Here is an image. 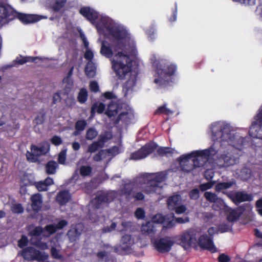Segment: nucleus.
Instances as JSON below:
<instances>
[{
	"instance_id": "nucleus-33",
	"label": "nucleus",
	"mask_w": 262,
	"mask_h": 262,
	"mask_svg": "<svg viewBox=\"0 0 262 262\" xmlns=\"http://www.w3.org/2000/svg\"><path fill=\"white\" fill-rule=\"evenodd\" d=\"M58 167L57 163L53 161H49L46 165V171L48 174H53L56 172V169Z\"/></svg>"
},
{
	"instance_id": "nucleus-7",
	"label": "nucleus",
	"mask_w": 262,
	"mask_h": 262,
	"mask_svg": "<svg viewBox=\"0 0 262 262\" xmlns=\"http://www.w3.org/2000/svg\"><path fill=\"white\" fill-rule=\"evenodd\" d=\"M174 243L170 237L165 236L156 239L154 246L158 252L165 253L170 251Z\"/></svg>"
},
{
	"instance_id": "nucleus-60",
	"label": "nucleus",
	"mask_w": 262,
	"mask_h": 262,
	"mask_svg": "<svg viewBox=\"0 0 262 262\" xmlns=\"http://www.w3.org/2000/svg\"><path fill=\"white\" fill-rule=\"evenodd\" d=\"M90 90L94 93L99 91V88L98 83L96 81H91L90 83Z\"/></svg>"
},
{
	"instance_id": "nucleus-9",
	"label": "nucleus",
	"mask_w": 262,
	"mask_h": 262,
	"mask_svg": "<svg viewBox=\"0 0 262 262\" xmlns=\"http://www.w3.org/2000/svg\"><path fill=\"white\" fill-rule=\"evenodd\" d=\"M245 210V207L242 205L234 209L227 207L225 208L224 212L227 220L230 222H234L240 217Z\"/></svg>"
},
{
	"instance_id": "nucleus-36",
	"label": "nucleus",
	"mask_w": 262,
	"mask_h": 262,
	"mask_svg": "<svg viewBox=\"0 0 262 262\" xmlns=\"http://www.w3.org/2000/svg\"><path fill=\"white\" fill-rule=\"evenodd\" d=\"M88 94L86 89L81 88L78 94L77 99L80 103H85L88 99Z\"/></svg>"
},
{
	"instance_id": "nucleus-21",
	"label": "nucleus",
	"mask_w": 262,
	"mask_h": 262,
	"mask_svg": "<svg viewBox=\"0 0 262 262\" xmlns=\"http://www.w3.org/2000/svg\"><path fill=\"white\" fill-rule=\"evenodd\" d=\"M195 240V238L193 237V235L188 232L183 233L179 238L180 244L184 247L190 246L193 241Z\"/></svg>"
},
{
	"instance_id": "nucleus-44",
	"label": "nucleus",
	"mask_w": 262,
	"mask_h": 262,
	"mask_svg": "<svg viewBox=\"0 0 262 262\" xmlns=\"http://www.w3.org/2000/svg\"><path fill=\"white\" fill-rule=\"evenodd\" d=\"M87 123L85 120H79L75 123V128L77 130L82 131L84 129Z\"/></svg>"
},
{
	"instance_id": "nucleus-10",
	"label": "nucleus",
	"mask_w": 262,
	"mask_h": 262,
	"mask_svg": "<svg viewBox=\"0 0 262 262\" xmlns=\"http://www.w3.org/2000/svg\"><path fill=\"white\" fill-rule=\"evenodd\" d=\"M79 13L85 17L88 21H89L92 24H96L100 21L101 19L98 20L97 22L96 20L99 18V13L98 12L91 8L90 7H82L79 11ZM102 16L100 18H101Z\"/></svg>"
},
{
	"instance_id": "nucleus-45",
	"label": "nucleus",
	"mask_w": 262,
	"mask_h": 262,
	"mask_svg": "<svg viewBox=\"0 0 262 262\" xmlns=\"http://www.w3.org/2000/svg\"><path fill=\"white\" fill-rule=\"evenodd\" d=\"M28 237L25 235H22L20 239L18 241V246L20 248H23L28 245Z\"/></svg>"
},
{
	"instance_id": "nucleus-51",
	"label": "nucleus",
	"mask_w": 262,
	"mask_h": 262,
	"mask_svg": "<svg viewBox=\"0 0 262 262\" xmlns=\"http://www.w3.org/2000/svg\"><path fill=\"white\" fill-rule=\"evenodd\" d=\"M45 230L50 235L54 234L57 231L55 226V224H49L45 227Z\"/></svg>"
},
{
	"instance_id": "nucleus-27",
	"label": "nucleus",
	"mask_w": 262,
	"mask_h": 262,
	"mask_svg": "<svg viewBox=\"0 0 262 262\" xmlns=\"http://www.w3.org/2000/svg\"><path fill=\"white\" fill-rule=\"evenodd\" d=\"M180 196L174 195L168 198L167 200V207L170 210H173L180 203Z\"/></svg>"
},
{
	"instance_id": "nucleus-49",
	"label": "nucleus",
	"mask_w": 262,
	"mask_h": 262,
	"mask_svg": "<svg viewBox=\"0 0 262 262\" xmlns=\"http://www.w3.org/2000/svg\"><path fill=\"white\" fill-rule=\"evenodd\" d=\"M171 113V111L167 108L165 106V105H163L161 106L158 108V109L155 112V114H164L166 115H169Z\"/></svg>"
},
{
	"instance_id": "nucleus-39",
	"label": "nucleus",
	"mask_w": 262,
	"mask_h": 262,
	"mask_svg": "<svg viewBox=\"0 0 262 262\" xmlns=\"http://www.w3.org/2000/svg\"><path fill=\"white\" fill-rule=\"evenodd\" d=\"M98 135V132L94 127L89 128L86 133L85 138L88 140L94 139Z\"/></svg>"
},
{
	"instance_id": "nucleus-37",
	"label": "nucleus",
	"mask_w": 262,
	"mask_h": 262,
	"mask_svg": "<svg viewBox=\"0 0 262 262\" xmlns=\"http://www.w3.org/2000/svg\"><path fill=\"white\" fill-rule=\"evenodd\" d=\"M102 147V145H100L97 141H95L89 145L87 151L90 153H93Z\"/></svg>"
},
{
	"instance_id": "nucleus-5",
	"label": "nucleus",
	"mask_w": 262,
	"mask_h": 262,
	"mask_svg": "<svg viewBox=\"0 0 262 262\" xmlns=\"http://www.w3.org/2000/svg\"><path fill=\"white\" fill-rule=\"evenodd\" d=\"M254 120L250 127L249 135L253 138L262 139V105L254 116Z\"/></svg>"
},
{
	"instance_id": "nucleus-20",
	"label": "nucleus",
	"mask_w": 262,
	"mask_h": 262,
	"mask_svg": "<svg viewBox=\"0 0 262 262\" xmlns=\"http://www.w3.org/2000/svg\"><path fill=\"white\" fill-rule=\"evenodd\" d=\"M220 161H223V167H229L237 163L239 161V158L238 157H235L230 154H228L222 155Z\"/></svg>"
},
{
	"instance_id": "nucleus-31",
	"label": "nucleus",
	"mask_w": 262,
	"mask_h": 262,
	"mask_svg": "<svg viewBox=\"0 0 262 262\" xmlns=\"http://www.w3.org/2000/svg\"><path fill=\"white\" fill-rule=\"evenodd\" d=\"M173 153V149L168 147H160L158 148L155 154V156H168L169 154L172 155Z\"/></svg>"
},
{
	"instance_id": "nucleus-64",
	"label": "nucleus",
	"mask_w": 262,
	"mask_h": 262,
	"mask_svg": "<svg viewBox=\"0 0 262 262\" xmlns=\"http://www.w3.org/2000/svg\"><path fill=\"white\" fill-rule=\"evenodd\" d=\"M68 225V222L65 220H62L59 221L57 224L55 225L57 230L62 229Z\"/></svg>"
},
{
	"instance_id": "nucleus-26",
	"label": "nucleus",
	"mask_w": 262,
	"mask_h": 262,
	"mask_svg": "<svg viewBox=\"0 0 262 262\" xmlns=\"http://www.w3.org/2000/svg\"><path fill=\"white\" fill-rule=\"evenodd\" d=\"M96 67L92 61H89L84 68V72L86 76L90 78H93L96 74Z\"/></svg>"
},
{
	"instance_id": "nucleus-16",
	"label": "nucleus",
	"mask_w": 262,
	"mask_h": 262,
	"mask_svg": "<svg viewBox=\"0 0 262 262\" xmlns=\"http://www.w3.org/2000/svg\"><path fill=\"white\" fill-rule=\"evenodd\" d=\"M227 195L236 204L245 201H251L253 200L251 194L244 193L243 191H238L234 194H229Z\"/></svg>"
},
{
	"instance_id": "nucleus-23",
	"label": "nucleus",
	"mask_w": 262,
	"mask_h": 262,
	"mask_svg": "<svg viewBox=\"0 0 262 262\" xmlns=\"http://www.w3.org/2000/svg\"><path fill=\"white\" fill-rule=\"evenodd\" d=\"M134 116L127 112L121 113L117 117L115 121V124H118L120 121H122L125 124L128 125L130 123L131 120Z\"/></svg>"
},
{
	"instance_id": "nucleus-34",
	"label": "nucleus",
	"mask_w": 262,
	"mask_h": 262,
	"mask_svg": "<svg viewBox=\"0 0 262 262\" xmlns=\"http://www.w3.org/2000/svg\"><path fill=\"white\" fill-rule=\"evenodd\" d=\"M67 0H57L52 6L51 8L55 12H59L62 10L66 6Z\"/></svg>"
},
{
	"instance_id": "nucleus-56",
	"label": "nucleus",
	"mask_w": 262,
	"mask_h": 262,
	"mask_svg": "<svg viewBox=\"0 0 262 262\" xmlns=\"http://www.w3.org/2000/svg\"><path fill=\"white\" fill-rule=\"evenodd\" d=\"M213 183L212 182H208L202 184L200 185V189L202 191H205L212 187Z\"/></svg>"
},
{
	"instance_id": "nucleus-3",
	"label": "nucleus",
	"mask_w": 262,
	"mask_h": 262,
	"mask_svg": "<svg viewBox=\"0 0 262 262\" xmlns=\"http://www.w3.org/2000/svg\"><path fill=\"white\" fill-rule=\"evenodd\" d=\"M211 131L213 140L216 142L226 141L229 143L234 141V136L230 133L229 126L221 122L212 124Z\"/></svg>"
},
{
	"instance_id": "nucleus-63",
	"label": "nucleus",
	"mask_w": 262,
	"mask_h": 262,
	"mask_svg": "<svg viewBox=\"0 0 262 262\" xmlns=\"http://www.w3.org/2000/svg\"><path fill=\"white\" fill-rule=\"evenodd\" d=\"M255 206L258 214L262 216V198L256 201Z\"/></svg>"
},
{
	"instance_id": "nucleus-30",
	"label": "nucleus",
	"mask_w": 262,
	"mask_h": 262,
	"mask_svg": "<svg viewBox=\"0 0 262 262\" xmlns=\"http://www.w3.org/2000/svg\"><path fill=\"white\" fill-rule=\"evenodd\" d=\"M154 224L151 222H147L142 225L141 230L143 234L149 235L155 233Z\"/></svg>"
},
{
	"instance_id": "nucleus-25",
	"label": "nucleus",
	"mask_w": 262,
	"mask_h": 262,
	"mask_svg": "<svg viewBox=\"0 0 262 262\" xmlns=\"http://www.w3.org/2000/svg\"><path fill=\"white\" fill-rule=\"evenodd\" d=\"M137 82L136 76H131L123 85V91L125 92V95L129 92H132Z\"/></svg>"
},
{
	"instance_id": "nucleus-48",
	"label": "nucleus",
	"mask_w": 262,
	"mask_h": 262,
	"mask_svg": "<svg viewBox=\"0 0 262 262\" xmlns=\"http://www.w3.org/2000/svg\"><path fill=\"white\" fill-rule=\"evenodd\" d=\"M135 217L138 219H143L145 217V212L142 208H138L135 212Z\"/></svg>"
},
{
	"instance_id": "nucleus-11",
	"label": "nucleus",
	"mask_w": 262,
	"mask_h": 262,
	"mask_svg": "<svg viewBox=\"0 0 262 262\" xmlns=\"http://www.w3.org/2000/svg\"><path fill=\"white\" fill-rule=\"evenodd\" d=\"M198 244L203 249L207 250L211 253H215L217 251L215 246L212 237H209L207 234H202L199 238Z\"/></svg>"
},
{
	"instance_id": "nucleus-28",
	"label": "nucleus",
	"mask_w": 262,
	"mask_h": 262,
	"mask_svg": "<svg viewBox=\"0 0 262 262\" xmlns=\"http://www.w3.org/2000/svg\"><path fill=\"white\" fill-rule=\"evenodd\" d=\"M105 108V105L102 102H96L94 103L91 109V116L93 117L96 112L98 114H102L103 113Z\"/></svg>"
},
{
	"instance_id": "nucleus-8",
	"label": "nucleus",
	"mask_w": 262,
	"mask_h": 262,
	"mask_svg": "<svg viewBox=\"0 0 262 262\" xmlns=\"http://www.w3.org/2000/svg\"><path fill=\"white\" fill-rule=\"evenodd\" d=\"M198 154L199 152H191L187 155H183L178 158V160L182 171L189 172L194 169L191 159L192 157L195 156V155Z\"/></svg>"
},
{
	"instance_id": "nucleus-58",
	"label": "nucleus",
	"mask_w": 262,
	"mask_h": 262,
	"mask_svg": "<svg viewBox=\"0 0 262 262\" xmlns=\"http://www.w3.org/2000/svg\"><path fill=\"white\" fill-rule=\"evenodd\" d=\"M105 154L104 150L101 149L98 153L95 155L93 157V160L96 162H99L103 159V156Z\"/></svg>"
},
{
	"instance_id": "nucleus-54",
	"label": "nucleus",
	"mask_w": 262,
	"mask_h": 262,
	"mask_svg": "<svg viewBox=\"0 0 262 262\" xmlns=\"http://www.w3.org/2000/svg\"><path fill=\"white\" fill-rule=\"evenodd\" d=\"M35 186L39 191H45L48 190L47 185L43 181H40L35 183Z\"/></svg>"
},
{
	"instance_id": "nucleus-17",
	"label": "nucleus",
	"mask_w": 262,
	"mask_h": 262,
	"mask_svg": "<svg viewBox=\"0 0 262 262\" xmlns=\"http://www.w3.org/2000/svg\"><path fill=\"white\" fill-rule=\"evenodd\" d=\"M145 178L150 181L151 183L156 184L159 187V183L165 181L166 174L162 171L157 173H147Z\"/></svg>"
},
{
	"instance_id": "nucleus-35",
	"label": "nucleus",
	"mask_w": 262,
	"mask_h": 262,
	"mask_svg": "<svg viewBox=\"0 0 262 262\" xmlns=\"http://www.w3.org/2000/svg\"><path fill=\"white\" fill-rule=\"evenodd\" d=\"M158 187V186L156 184L151 183V182L148 180L143 191L146 194H150L155 192Z\"/></svg>"
},
{
	"instance_id": "nucleus-42",
	"label": "nucleus",
	"mask_w": 262,
	"mask_h": 262,
	"mask_svg": "<svg viewBox=\"0 0 262 262\" xmlns=\"http://www.w3.org/2000/svg\"><path fill=\"white\" fill-rule=\"evenodd\" d=\"M92 171L90 166H81L80 168V174L83 177L89 176Z\"/></svg>"
},
{
	"instance_id": "nucleus-6",
	"label": "nucleus",
	"mask_w": 262,
	"mask_h": 262,
	"mask_svg": "<svg viewBox=\"0 0 262 262\" xmlns=\"http://www.w3.org/2000/svg\"><path fill=\"white\" fill-rule=\"evenodd\" d=\"M16 11L10 5L0 2V29L15 19Z\"/></svg>"
},
{
	"instance_id": "nucleus-1",
	"label": "nucleus",
	"mask_w": 262,
	"mask_h": 262,
	"mask_svg": "<svg viewBox=\"0 0 262 262\" xmlns=\"http://www.w3.org/2000/svg\"><path fill=\"white\" fill-rule=\"evenodd\" d=\"M96 28L99 34H103L106 29L114 39L111 46L108 42L103 40L101 42L100 53L107 58H111L114 52H117L112 60V69L119 79H123L126 75L130 72L132 60L129 56L119 52L125 47L124 40L127 37L126 32L116 26L113 21L108 17H102L96 24Z\"/></svg>"
},
{
	"instance_id": "nucleus-59",
	"label": "nucleus",
	"mask_w": 262,
	"mask_h": 262,
	"mask_svg": "<svg viewBox=\"0 0 262 262\" xmlns=\"http://www.w3.org/2000/svg\"><path fill=\"white\" fill-rule=\"evenodd\" d=\"M217 260L219 262H230L231 258L228 255L222 253L219 256Z\"/></svg>"
},
{
	"instance_id": "nucleus-50",
	"label": "nucleus",
	"mask_w": 262,
	"mask_h": 262,
	"mask_svg": "<svg viewBox=\"0 0 262 262\" xmlns=\"http://www.w3.org/2000/svg\"><path fill=\"white\" fill-rule=\"evenodd\" d=\"M190 198L192 200H198L200 197V191L198 188L192 189L189 193Z\"/></svg>"
},
{
	"instance_id": "nucleus-40",
	"label": "nucleus",
	"mask_w": 262,
	"mask_h": 262,
	"mask_svg": "<svg viewBox=\"0 0 262 262\" xmlns=\"http://www.w3.org/2000/svg\"><path fill=\"white\" fill-rule=\"evenodd\" d=\"M204 197L208 201L211 203H215L217 202V200L219 199L217 195L215 193L209 191L205 192Z\"/></svg>"
},
{
	"instance_id": "nucleus-38",
	"label": "nucleus",
	"mask_w": 262,
	"mask_h": 262,
	"mask_svg": "<svg viewBox=\"0 0 262 262\" xmlns=\"http://www.w3.org/2000/svg\"><path fill=\"white\" fill-rule=\"evenodd\" d=\"M109 254L110 252L107 251H100L96 254V256L100 260L108 262L110 261Z\"/></svg>"
},
{
	"instance_id": "nucleus-15",
	"label": "nucleus",
	"mask_w": 262,
	"mask_h": 262,
	"mask_svg": "<svg viewBox=\"0 0 262 262\" xmlns=\"http://www.w3.org/2000/svg\"><path fill=\"white\" fill-rule=\"evenodd\" d=\"M83 225L82 224L72 225L67 233V235L71 242L76 241L79 238L83 231Z\"/></svg>"
},
{
	"instance_id": "nucleus-53",
	"label": "nucleus",
	"mask_w": 262,
	"mask_h": 262,
	"mask_svg": "<svg viewBox=\"0 0 262 262\" xmlns=\"http://www.w3.org/2000/svg\"><path fill=\"white\" fill-rule=\"evenodd\" d=\"M51 143L55 146H58L62 144V140L61 138L58 136L55 135L50 139Z\"/></svg>"
},
{
	"instance_id": "nucleus-2",
	"label": "nucleus",
	"mask_w": 262,
	"mask_h": 262,
	"mask_svg": "<svg viewBox=\"0 0 262 262\" xmlns=\"http://www.w3.org/2000/svg\"><path fill=\"white\" fill-rule=\"evenodd\" d=\"M177 67L173 64L162 65L157 64L156 73L157 78L154 80V82L160 87H166L170 85L171 82V76L173 75L176 71Z\"/></svg>"
},
{
	"instance_id": "nucleus-46",
	"label": "nucleus",
	"mask_w": 262,
	"mask_h": 262,
	"mask_svg": "<svg viewBox=\"0 0 262 262\" xmlns=\"http://www.w3.org/2000/svg\"><path fill=\"white\" fill-rule=\"evenodd\" d=\"M67 150L63 149L59 154L58 156V162L60 164H64L66 160Z\"/></svg>"
},
{
	"instance_id": "nucleus-55",
	"label": "nucleus",
	"mask_w": 262,
	"mask_h": 262,
	"mask_svg": "<svg viewBox=\"0 0 262 262\" xmlns=\"http://www.w3.org/2000/svg\"><path fill=\"white\" fill-rule=\"evenodd\" d=\"M175 222V219L169 220V219H166L165 217V221L163 223V227L166 228H170L174 226Z\"/></svg>"
},
{
	"instance_id": "nucleus-13",
	"label": "nucleus",
	"mask_w": 262,
	"mask_h": 262,
	"mask_svg": "<svg viewBox=\"0 0 262 262\" xmlns=\"http://www.w3.org/2000/svg\"><path fill=\"white\" fill-rule=\"evenodd\" d=\"M17 18L24 24L34 23L42 19L47 18V17L37 14H26L19 13L16 11L15 18Z\"/></svg>"
},
{
	"instance_id": "nucleus-14",
	"label": "nucleus",
	"mask_w": 262,
	"mask_h": 262,
	"mask_svg": "<svg viewBox=\"0 0 262 262\" xmlns=\"http://www.w3.org/2000/svg\"><path fill=\"white\" fill-rule=\"evenodd\" d=\"M192 152H199L198 154L195 155V156L192 157L191 159V162L193 163V169L203 166L204 164V162H201V159H204L205 160H207L210 154L209 149L193 151Z\"/></svg>"
},
{
	"instance_id": "nucleus-52",
	"label": "nucleus",
	"mask_w": 262,
	"mask_h": 262,
	"mask_svg": "<svg viewBox=\"0 0 262 262\" xmlns=\"http://www.w3.org/2000/svg\"><path fill=\"white\" fill-rule=\"evenodd\" d=\"M43 232V229L41 227L37 226L35 227L30 232V234L31 236H38L40 235Z\"/></svg>"
},
{
	"instance_id": "nucleus-57",
	"label": "nucleus",
	"mask_w": 262,
	"mask_h": 262,
	"mask_svg": "<svg viewBox=\"0 0 262 262\" xmlns=\"http://www.w3.org/2000/svg\"><path fill=\"white\" fill-rule=\"evenodd\" d=\"M12 211L15 213H21L24 212V208L21 204H16L12 207Z\"/></svg>"
},
{
	"instance_id": "nucleus-24",
	"label": "nucleus",
	"mask_w": 262,
	"mask_h": 262,
	"mask_svg": "<svg viewBox=\"0 0 262 262\" xmlns=\"http://www.w3.org/2000/svg\"><path fill=\"white\" fill-rule=\"evenodd\" d=\"M119 108V106L118 103L115 102H111L107 106L105 114L111 118L118 114Z\"/></svg>"
},
{
	"instance_id": "nucleus-22",
	"label": "nucleus",
	"mask_w": 262,
	"mask_h": 262,
	"mask_svg": "<svg viewBox=\"0 0 262 262\" xmlns=\"http://www.w3.org/2000/svg\"><path fill=\"white\" fill-rule=\"evenodd\" d=\"M70 199L71 194L67 190L60 191L56 197V201L60 206L66 205Z\"/></svg>"
},
{
	"instance_id": "nucleus-29",
	"label": "nucleus",
	"mask_w": 262,
	"mask_h": 262,
	"mask_svg": "<svg viewBox=\"0 0 262 262\" xmlns=\"http://www.w3.org/2000/svg\"><path fill=\"white\" fill-rule=\"evenodd\" d=\"M46 116V112L45 108H42L40 109L37 112V115L34 120V122L36 125L42 124L45 121Z\"/></svg>"
},
{
	"instance_id": "nucleus-62",
	"label": "nucleus",
	"mask_w": 262,
	"mask_h": 262,
	"mask_svg": "<svg viewBox=\"0 0 262 262\" xmlns=\"http://www.w3.org/2000/svg\"><path fill=\"white\" fill-rule=\"evenodd\" d=\"M51 253L52 256L55 259H60L62 257L61 255L59 254L58 251L55 247L51 248Z\"/></svg>"
},
{
	"instance_id": "nucleus-43",
	"label": "nucleus",
	"mask_w": 262,
	"mask_h": 262,
	"mask_svg": "<svg viewBox=\"0 0 262 262\" xmlns=\"http://www.w3.org/2000/svg\"><path fill=\"white\" fill-rule=\"evenodd\" d=\"M165 216L162 214H157L155 215L152 218L151 222L157 224H162L165 221Z\"/></svg>"
},
{
	"instance_id": "nucleus-47",
	"label": "nucleus",
	"mask_w": 262,
	"mask_h": 262,
	"mask_svg": "<svg viewBox=\"0 0 262 262\" xmlns=\"http://www.w3.org/2000/svg\"><path fill=\"white\" fill-rule=\"evenodd\" d=\"M62 82L66 83L64 91L66 93L69 92L71 90L73 86V82L72 80L71 79V78H69V79L65 80V78H63L62 80Z\"/></svg>"
},
{
	"instance_id": "nucleus-18",
	"label": "nucleus",
	"mask_w": 262,
	"mask_h": 262,
	"mask_svg": "<svg viewBox=\"0 0 262 262\" xmlns=\"http://www.w3.org/2000/svg\"><path fill=\"white\" fill-rule=\"evenodd\" d=\"M31 208L35 212H38L40 211L42 205V197L40 193H35L31 197Z\"/></svg>"
},
{
	"instance_id": "nucleus-61",
	"label": "nucleus",
	"mask_w": 262,
	"mask_h": 262,
	"mask_svg": "<svg viewBox=\"0 0 262 262\" xmlns=\"http://www.w3.org/2000/svg\"><path fill=\"white\" fill-rule=\"evenodd\" d=\"M177 214L184 213L186 211V207L184 205H178L173 210Z\"/></svg>"
},
{
	"instance_id": "nucleus-19",
	"label": "nucleus",
	"mask_w": 262,
	"mask_h": 262,
	"mask_svg": "<svg viewBox=\"0 0 262 262\" xmlns=\"http://www.w3.org/2000/svg\"><path fill=\"white\" fill-rule=\"evenodd\" d=\"M132 245V236L130 235L125 234L121 239V244L119 248L122 253L129 251Z\"/></svg>"
},
{
	"instance_id": "nucleus-41",
	"label": "nucleus",
	"mask_w": 262,
	"mask_h": 262,
	"mask_svg": "<svg viewBox=\"0 0 262 262\" xmlns=\"http://www.w3.org/2000/svg\"><path fill=\"white\" fill-rule=\"evenodd\" d=\"M111 138L112 135L109 134L108 132H106L104 135H100L97 141L99 144H100V145H102V147H103L104 143L107 142Z\"/></svg>"
},
{
	"instance_id": "nucleus-4",
	"label": "nucleus",
	"mask_w": 262,
	"mask_h": 262,
	"mask_svg": "<svg viewBox=\"0 0 262 262\" xmlns=\"http://www.w3.org/2000/svg\"><path fill=\"white\" fill-rule=\"evenodd\" d=\"M158 147V144L154 142H148L138 150L131 153L129 159L136 161L144 159L153 153Z\"/></svg>"
},
{
	"instance_id": "nucleus-12",
	"label": "nucleus",
	"mask_w": 262,
	"mask_h": 262,
	"mask_svg": "<svg viewBox=\"0 0 262 262\" xmlns=\"http://www.w3.org/2000/svg\"><path fill=\"white\" fill-rule=\"evenodd\" d=\"M114 199L110 193L101 192L92 201V204L95 208L99 209L102 204L110 203L114 200Z\"/></svg>"
},
{
	"instance_id": "nucleus-32",
	"label": "nucleus",
	"mask_w": 262,
	"mask_h": 262,
	"mask_svg": "<svg viewBox=\"0 0 262 262\" xmlns=\"http://www.w3.org/2000/svg\"><path fill=\"white\" fill-rule=\"evenodd\" d=\"M234 184V181L218 183L215 186V190L216 192H220L224 189H227L228 188H230Z\"/></svg>"
}]
</instances>
